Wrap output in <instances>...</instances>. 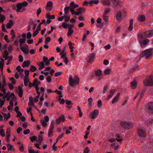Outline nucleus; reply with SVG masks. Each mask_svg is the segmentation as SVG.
<instances>
[{"instance_id": "41", "label": "nucleus", "mask_w": 153, "mask_h": 153, "mask_svg": "<svg viewBox=\"0 0 153 153\" xmlns=\"http://www.w3.org/2000/svg\"><path fill=\"white\" fill-rule=\"evenodd\" d=\"M37 70V68L33 65H31L30 69V71L32 72L36 71Z\"/></svg>"}, {"instance_id": "25", "label": "nucleus", "mask_w": 153, "mask_h": 153, "mask_svg": "<svg viewBox=\"0 0 153 153\" xmlns=\"http://www.w3.org/2000/svg\"><path fill=\"white\" fill-rule=\"evenodd\" d=\"M146 38V37H145L144 36V35H143V33L142 34H140L138 35V39L139 42L142 41V40H144V39Z\"/></svg>"}, {"instance_id": "6", "label": "nucleus", "mask_w": 153, "mask_h": 153, "mask_svg": "<svg viewBox=\"0 0 153 153\" xmlns=\"http://www.w3.org/2000/svg\"><path fill=\"white\" fill-rule=\"evenodd\" d=\"M70 10L72 15H74L75 11L74 9L78 7L79 5L78 4H75L74 1L71 2L70 4Z\"/></svg>"}, {"instance_id": "30", "label": "nucleus", "mask_w": 153, "mask_h": 153, "mask_svg": "<svg viewBox=\"0 0 153 153\" xmlns=\"http://www.w3.org/2000/svg\"><path fill=\"white\" fill-rule=\"evenodd\" d=\"M102 3L103 4L108 6H110L111 4L110 0H102Z\"/></svg>"}, {"instance_id": "12", "label": "nucleus", "mask_w": 153, "mask_h": 153, "mask_svg": "<svg viewBox=\"0 0 153 153\" xmlns=\"http://www.w3.org/2000/svg\"><path fill=\"white\" fill-rule=\"evenodd\" d=\"M99 114V111L97 110H94L90 114V117L91 119H95L97 118Z\"/></svg>"}, {"instance_id": "44", "label": "nucleus", "mask_w": 153, "mask_h": 153, "mask_svg": "<svg viewBox=\"0 0 153 153\" xmlns=\"http://www.w3.org/2000/svg\"><path fill=\"white\" fill-rule=\"evenodd\" d=\"M43 140V137L41 134H39L38 135V141L39 143V144H41Z\"/></svg>"}, {"instance_id": "48", "label": "nucleus", "mask_w": 153, "mask_h": 153, "mask_svg": "<svg viewBox=\"0 0 153 153\" xmlns=\"http://www.w3.org/2000/svg\"><path fill=\"white\" fill-rule=\"evenodd\" d=\"M30 139L32 142H33L34 141H37V137L35 136L30 137Z\"/></svg>"}, {"instance_id": "2", "label": "nucleus", "mask_w": 153, "mask_h": 153, "mask_svg": "<svg viewBox=\"0 0 153 153\" xmlns=\"http://www.w3.org/2000/svg\"><path fill=\"white\" fill-rule=\"evenodd\" d=\"M28 5V3L26 1H24L22 3H18L16 5L17 9L16 10V12H20L22 13L25 10L24 8Z\"/></svg>"}, {"instance_id": "63", "label": "nucleus", "mask_w": 153, "mask_h": 153, "mask_svg": "<svg viewBox=\"0 0 153 153\" xmlns=\"http://www.w3.org/2000/svg\"><path fill=\"white\" fill-rule=\"evenodd\" d=\"M28 153H38V152L35 151L33 149H29L28 150Z\"/></svg>"}, {"instance_id": "57", "label": "nucleus", "mask_w": 153, "mask_h": 153, "mask_svg": "<svg viewBox=\"0 0 153 153\" xmlns=\"http://www.w3.org/2000/svg\"><path fill=\"white\" fill-rule=\"evenodd\" d=\"M9 54V53L7 50L6 49L4 50V52L2 53V55L3 56H8Z\"/></svg>"}, {"instance_id": "38", "label": "nucleus", "mask_w": 153, "mask_h": 153, "mask_svg": "<svg viewBox=\"0 0 153 153\" xmlns=\"http://www.w3.org/2000/svg\"><path fill=\"white\" fill-rule=\"evenodd\" d=\"M62 25L61 27H63L64 28H68L69 24H67L65 22H63L62 23Z\"/></svg>"}, {"instance_id": "20", "label": "nucleus", "mask_w": 153, "mask_h": 153, "mask_svg": "<svg viewBox=\"0 0 153 153\" xmlns=\"http://www.w3.org/2000/svg\"><path fill=\"white\" fill-rule=\"evenodd\" d=\"M120 95V94L118 93L116 96L113 98L111 102V103L112 104H114L115 102L118 101L119 99Z\"/></svg>"}, {"instance_id": "27", "label": "nucleus", "mask_w": 153, "mask_h": 153, "mask_svg": "<svg viewBox=\"0 0 153 153\" xmlns=\"http://www.w3.org/2000/svg\"><path fill=\"white\" fill-rule=\"evenodd\" d=\"M18 88L19 89L18 91H17L18 93V95L20 97H22L23 94V91L22 88L20 86H19Z\"/></svg>"}, {"instance_id": "23", "label": "nucleus", "mask_w": 153, "mask_h": 153, "mask_svg": "<svg viewBox=\"0 0 153 153\" xmlns=\"http://www.w3.org/2000/svg\"><path fill=\"white\" fill-rule=\"evenodd\" d=\"M122 13L120 11L118 12L116 14L115 17L117 20L120 22L121 20Z\"/></svg>"}, {"instance_id": "50", "label": "nucleus", "mask_w": 153, "mask_h": 153, "mask_svg": "<svg viewBox=\"0 0 153 153\" xmlns=\"http://www.w3.org/2000/svg\"><path fill=\"white\" fill-rule=\"evenodd\" d=\"M69 7H66L64 9V12L65 13V14H68V13L69 12Z\"/></svg>"}, {"instance_id": "8", "label": "nucleus", "mask_w": 153, "mask_h": 153, "mask_svg": "<svg viewBox=\"0 0 153 153\" xmlns=\"http://www.w3.org/2000/svg\"><path fill=\"white\" fill-rule=\"evenodd\" d=\"M95 56V54L94 53H91L86 58V60L88 63H92L94 61Z\"/></svg>"}, {"instance_id": "51", "label": "nucleus", "mask_w": 153, "mask_h": 153, "mask_svg": "<svg viewBox=\"0 0 153 153\" xmlns=\"http://www.w3.org/2000/svg\"><path fill=\"white\" fill-rule=\"evenodd\" d=\"M40 30L39 29H36V30L33 33V37H35L39 33V31Z\"/></svg>"}, {"instance_id": "15", "label": "nucleus", "mask_w": 153, "mask_h": 153, "mask_svg": "<svg viewBox=\"0 0 153 153\" xmlns=\"http://www.w3.org/2000/svg\"><path fill=\"white\" fill-rule=\"evenodd\" d=\"M113 5V7L121 5V2L119 0H111Z\"/></svg>"}, {"instance_id": "17", "label": "nucleus", "mask_w": 153, "mask_h": 153, "mask_svg": "<svg viewBox=\"0 0 153 153\" xmlns=\"http://www.w3.org/2000/svg\"><path fill=\"white\" fill-rule=\"evenodd\" d=\"M147 108L149 111L150 113H153V102H150L147 105Z\"/></svg>"}, {"instance_id": "64", "label": "nucleus", "mask_w": 153, "mask_h": 153, "mask_svg": "<svg viewBox=\"0 0 153 153\" xmlns=\"http://www.w3.org/2000/svg\"><path fill=\"white\" fill-rule=\"evenodd\" d=\"M90 150L89 149V148L88 147H87L84 150V153H88L89 152Z\"/></svg>"}, {"instance_id": "62", "label": "nucleus", "mask_w": 153, "mask_h": 153, "mask_svg": "<svg viewBox=\"0 0 153 153\" xmlns=\"http://www.w3.org/2000/svg\"><path fill=\"white\" fill-rule=\"evenodd\" d=\"M30 132V130L29 129H27L23 131V133L24 134L26 135L28 134Z\"/></svg>"}, {"instance_id": "32", "label": "nucleus", "mask_w": 153, "mask_h": 153, "mask_svg": "<svg viewBox=\"0 0 153 153\" xmlns=\"http://www.w3.org/2000/svg\"><path fill=\"white\" fill-rule=\"evenodd\" d=\"M4 94L0 93V97H3V99H5L6 98H7V97H8L10 96L9 94H10V92H8L6 93V92L4 94Z\"/></svg>"}, {"instance_id": "14", "label": "nucleus", "mask_w": 153, "mask_h": 153, "mask_svg": "<svg viewBox=\"0 0 153 153\" xmlns=\"http://www.w3.org/2000/svg\"><path fill=\"white\" fill-rule=\"evenodd\" d=\"M115 92V90L111 89L107 94V99L109 100L111 98Z\"/></svg>"}, {"instance_id": "34", "label": "nucleus", "mask_w": 153, "mask_h": 153, "mask_svg": "<svg viewBox=\"0 0 153 153\" xmlns=\"http://www.w3.org/2000/svg\"><path fill=\"white\" fill-rule=\"evenodd\" d=\"M4 60L2 59H1V61L0 62V69L2 72L3 71V69L4 65Z\"/></svg>"}, {"instance_id": "29", "label": "nucleus", "mask_w": 153, "mask_h": 153, "mask_svg": "<svg viewBox=\"0 0 153 153\" xmlns=\"http://www.w3.org/2000/svg\"><path fill=\"white\" fill-rule=\"evenodd\" d=\"M30 61H25L24 62L22 66L23 68H24L26 66L28 67L30 65Z\"/></svg>"}, {"instance_id": "28", "label": "nucleus", "mask_w": 153, "mask_h": 153, "mask_svg": "<svg viewBox=\"0 0 153 153\" xmlns=\"http://www.w3.org/2000/svg\"><path fill=\"white\" fill-rule=\"evenodd\" d=\"M24 84L25 86H27L29 82V80L28 77L27 76H25L24 79Z\"/></svg>"}, {"instance_id": "22", "label": "nucleus", "mask_w": 153, "mask_h": 153, "mask_svg": "<svg viewBox=\"0 0 153 153\" xmlns=\"http://www.w3.org/2000/svg\"><path fill=\"white\" fill-rule=\"evenodd\" d=\"M53 3L51 1L48 2L47 4V8H46V10L51 11L52 8Z\"/></svg>"}, {"instance_id": "43", "label": "nucleus", "mask_w": 153, "mask_h": 153, "mask_svg": "<svg viewBox=\"0 0 153 153\" xmlns=\"http://www.w3.org/2000/svg\"><path fill=\"white\" fill-rule=\"evenodd\" d=\"M63 17L65 22L68 21L70 19V17L68 14L64 15Z\"/></svg>"}, {"instance_id": "61", "label": "nucleus", "mask_w": 153, "mask_h": 153, "mask_svg": "<svg viewBox=\"0 0 153 153\" xmlns=\"http://www.w3.org/2000/svg\"><path fill=\"white\" fill-rule=\"evenodd\" d=\"M51 40V38L50 37H48L45 38V43L47 44Z\"/></svg>"}, {"instance_id": "40", "label": "nucleus", "mask_w": 153, "mask_h": 153, "mask_svg": "<svg viewBox=\"0 0 153 153\" xmlns=\"http://www.w3.org/2000/svg\"><path fill=\"white\" fill-rule=\"evenodd\" d=\"M5 19V17L2 15V14H0V23H3Z\"/></svg>"}, {"instance_id": "60", "label": "nucleus", "mask_w": 153, "mask_h": 153, "mask_svg": "<svg viewBox=\"0 0 153 153\" xmlns=\"http://www.w3.org/2000/svg\"><path fill=\"white\" fill-rule=\"evenodd\" d=\"M24 146L23 144H21L19 146V150L21 152H23Z\"/></svg>"}, {"instance_id": "37", "label": "nucleus", "mask_w": 153, "mask_h": 153, "mask_svg": "<svg viewBox=\"0 0 153 153\" xmlns=\"http://www.w3.org/2000/svg\"><path fill=\"white\" fill-rule=\"evenodd\" d=\"M89 33H90V32L88 30H87L86 31V33L84 34L83 35V37H82V41H85V40L86 36H87L89 34Z\"/></svg>"}, {"instance_id": "33", "label": "nucleus", "mask_w": 153, "mask_h": 153, "mask_svg": "<svg viewBox=\"0 0 153 153\" xmlns=\"http://www.w3.org/2000/svg\"><path fill=\"white\" fill-rule=\"evenodd\" d=\"M13 23L11 20H9V22L7 24L6 27L7 28H10L13 25Z\"/></svg>"}, {"instance_id": "42", "label": "nucleus", "mask_w": 153, "mask_h": 153, "mask_svg": "<svg viewBox=\"0 0 153 153\" xmlns=\"http://www.w3.org/2000/svg\"><path fill=\"white\" fill-rule=\"evenodd\" d=\"M145 19V17L143 16H140L138 17V20L140 22L143 21Z\"/></svg>"}, {"instance_id": "31", "label": "nucleus", "mask_w": 153, "mask_h": 153, "mask_svg": "<svg viewBox=\"0 0 153 153\" xmlns=\"http://www.w3.org/2000/svg\"><path fill=\"white\" fill-rule=\"evenodd\" d=\"M130 85L131 88L132 89H134L137 86V83L136 81L135 80L133 81L131 83Z\"/></svg>"}, {"instance_id": "5", "label": "nucleus", "mask_w": 153, "mask_h": 153, "mask_svg": "<svg viewBox=\"0 0 153 153\" xmlns=\"http://www.w3.org/2000/svg\"><path fill=\"white\" fill-rule=\"evenodd\" d=\"M54 120H53L50 124V128L48 133V136L49 137H51L53 135L54 128Z\"/></svg>"}, {"instance_id": "1", "label": "nucleus", "mask_w": 153, "mask_h": 153, "mask_svg": "<svg viewBox=\"0 0 153 153\" xmlns=\"http://www.w3.org/2000/svg\"><path fill=\"white\" fill-rule=\"evenodd\" d=\"M153 54V49L152 48L143 51L140 56L142 57H144L145 59H149Z\"/></svg>"}, {"instance_id": "39", "label": "nucleus", "mask_w": 153, "mask_h": 153, "mask_svg": "<svg viewBox=\"0 0 153 153\" xmlns=\"http://www.w3.org/2000/svg\"><path fill=\"white\" fill-rule=\"evenodd\" d=\"M21 49L25 54H27L28 53V51L25 48L22 46L20 47Z\"/></svg>"}, {"instance_id": "18", "label": "nucleus", "mask_w": 153, "mask_h": 153, "mask_svg": "<svg viewBox=\"0 0 153 153\" xmlns=\"http://www.w3.org/2000/svg\"><path fill=\"white\" fill-rule=\"evenodd\" d=\"M77 11L75 12L74 13V14L75 15H78L79 14H82L85 11V10L84 7H82L77 9Z\"/></svg>"}, {"instance_id": "55", "label": "nucleus", "mask_w": 153, "mask_h": 153, "mask_svg": "<svg viewBox=\"0 0 153 153\" xmlns=\"http://www.w3.org/2000/svg\"><path fill=\"white\" fill-rule=\"evenodd\" d=\"M4 116V119L5 120H7L8 119L10 118V116L9 115L10 114H9V115H7L6 114H3Z\"/></svg>"}, {"instance_id": "49", "label": "nucleus", "mask_w": 153, "mask_h": 153, "mask_svg": "<svg viewBox=\"0 0 153 153\" xmlns=\"http://www.w3.org/2000/svg\"><path fill=\"white\" fill-rule=\"evenodd\" d=\"M6 133V136L10 135V129L9 128H7Z\"/></svg>"}, {"instance_id": "11", "label": "nucleus", "mask_w": 153, "mask_h": 153, "mask_svg": "<svg viewBox=\"0 0 153 153\" xmlns=\"http://www.w3.org/2000/svg\"><path fill=\"white\" fill-rule=\"evenodd\" d=\"M137 132L138 134L141 137H144L146 136V130L142 128L138 129Z\"/></svg>"}, {"instance_id": "53", "label": "nucleus", "mask_w": 153, "mask_h": 153, "mask_svg": "<svg viewBox=\"0 0 153 153\" xmlns=\"http://www.w3.org/2000/svg\"><path fill=\"white\" fill-rule=\"evenodd\" d=\"M106 15L103 14V19L105 22H107L108 19V17Z\"/></svg>"}, {"instance_id": "46", "label": "nucleus", "mask_w": 153, "mask_h": 153, "mask_svg": "<svg viewBox=\"0 0 153 153\" xmlns=\"http://www.w3.org/2000/svg\"><path fill=\"white\" fill-rule=\"evenodd\" d=\"M26 39L25 38L20 39L19 40V42L20 43V45H21L23 43H25Z\"/></svg>"}, {"instance_id": "59", "label": "nucleus", "mask_w": 153, "mask_h": 153, "mask_svg": "<svg viewBox=\"0 0 153 153\" xmlns=\"http://www.w3.org/2000/svg\"><path fill=\"white\" fill-rule=\"evenodd\" d=\"M10 80L11 81L12 83L11 84H15L16 83V81L13 77H12L10 79Z\"/></svg>"}, {"instance_id": "7", "label": "nucleus", "mask_w": 153, "mask_h": 153, "mask_svg": "<svg viewBox=\"0 0 153 153\" xmlns=\"http://www.w3.org/2000/svg\"><path fill=\"white\" fill-rule=\"evenodd\" d=\"M7 89V87L6 84V81L4 78L2 84L1 85V82H0V91L5 94L6 93V91Z\"/></svg>"}, {"instance_id": "10", "label": "nucleus", "mask_w": 153, "mask_h": 153, "mask_svg": "<svg viewBox=\"0 0 153 153\" xmlns=\"http://www.w3.org/2000/svg\"><path fill=\"white\" fill-rule=\"evenodd\" d=\"M120 124L122 127L128 129L130 127L131 123L129 122L123 121L121 122Z\"/></svg>"}, {"instance_id": "16", "label": "nucleus", "mask_w": 153, "mask_h": 153, "mask_svg": "<svg viewBox=\"0 0 153 153\" xmlns=\"http://www.w3.org/2000/svg\"><path fill=\"white\" fill-rule=\"evenodd\" d=\"M149 42V40L147 39L145 40H142L139 42L141 47L143 48L147 45V44Z\"/></svg>"}, {"instance_id": "56", "label": "nucleus", "mask_w": 153, "mask_h": 153, "mask_svg": "<svg viewBox=\"0 0 153 153\" xmlns=\"http://www.w3.org/2000/svg\"><path fill=\"white\" fill-rule=\"evenodd\" d=\"M108 85H105L104 86L103 90V94H104L105 92L108 90Z\"/></svg>"}, {"instance_id": "45", "label": "nucleus", "mask_w": 153, "mask_h": 153, "mask_svg": "<svg viewBox=\"0 0 153 153\" xmlns=\"http://www.w3.org/2000/svg\"><path fill=\"white\" fill-rule=\"evenodd\" d=\"M111 72V70L109 68H107L105 69L104 71V73L105 74H110Z\"/></svg>"}, {"instance_id": "36", "label": "nucleus", "mask_w": 153, "mask_h": 153, "mask_svg": "<svg viewBox=\"0 0 153 153\" xmlns=\"http://www.w3.org/2000/svg\"><path fill=\"white\" fill-rule=\"evenodd\" d=\"M74 32L73 30L71 28V27H69L68 28V36H69L72 35Z\"/></svg>"}, {"instance_id": "52", "label": "nucleus", "mask_w": 153, "mask_h": 153, "mask_svg": "<svg viewBox=\"0 0 153 153\" xmlns=\"http://www.w3.org/2000/svg\"><path fill=\"white\" fill-rule=\"evenodd\" d=\"M13 59V57L11 56H9V59L7 60V62L6 63L7 65H9L10 63V61Z\"/></svg>"}, {"instance_id": "4", "label": "nucleus", "mask_w": 153, "mask_h": 153, "mask_svg": "<svg viewBox=\"0 0 153 153\" xmlns=\"http://www.w3.org/2000/svg\"><path fill=\"white\" fill-rule=\"evenodd\" d=\"M144 85L146 86L153 85V77L149 76L146 79L143 81Z\"/></svg>"}, {"instance_id": "21", "label": "nucleus", "mask_w": 153, "mask_h": 153, "mask_svg": "<svg viewBox=\"0 0 153 153\" xmlns=\"http://www.w3.org/2000/svg\"><path fill=\"white\" fill-rule=\"evenodd\" d=\"M65 120V117L63 115L62 116L59 117V118L56 120V124H60L61 121L64 122Z\"/></svg>"}, {"instance_id": "3", "label": "nucleus", "mask_w": 153, "mask_h": 153, "mask_svg": "<svg viewBox=\"0 0 153 153\" xmlns=\"http://www.w3.org/2000/svg\"><path fill=\"white\" fill-rule=\"evenodd\" d=\"M79 81V78L77 76H75L74 79H73L71 75H70L69 79V84L70 86L73 87L75 84H78Z\"/></svg>"}, {"instance_id": "24", "label": "nucleus", "mask_w": 153, "mask_h": 153, "mask_svg": "<svg viewBox=\"0 0 153 153\" xmlns=\"http://www.w3.org/2000/svg\"><path fill=\"white\" fill-rule=\"evenodd\" d=\"M43 60L44 63L45 62V65H50V60L48 58L45 56H44L43 57Z\"/></svg>"}, {"instance_id": "54", "label": "nucleus", "mask_w": 153, "mask_h": 153, "mask_svg": "<svg viewBox=\"0 0 153 153\" xmlns=\"http://www.w3.org/2000/svg\"><path fill=\"white\" fill-rule=\"evenodd\" d=\"M42 125L44 127H46L47 125V122L45 121L42 120Z\"/></svg>"}, {"instance_id": "35", "label": "nucleus", "mask_w": 153, "mask_h": 153, "mask_svg": "<svg viewBox=\"0 0 153 153\" xmlns=\"http://www.w3.org/2000/svg\"><path fill=\"white\" fill-rule=\"evenodd\" d=\"M39 66V69L41 70L45 67V65L44 62L42 61L39 64H37Z\"/></svg>"}, {"instance_id": "9", "label": "nucleus", "mask_w": 153, "mask_h": 153, "mask_svg": "<svg viewBox=\"0 0 153 153\" xmlns=\"http://www.w3.org/2000/svg\"><path fill=\"white\" fill-rule=\"evenodd\" d=\"M102 71L100 70H96L95 71V76L97 77V80L98 81H100L102 78Z\"/></svg>"}, {"instance_id": "47", "label": "nucleus", "mask_w": 153, "mask_h": 153, "mask_svg": "<svg viewBox=\"0 0 153 153\" xmlns=\"http://www.w3.org/2000/svg\"><path fill=\"white\" fill-rule=\"evenodd\" d=\"M110 11V9L109 8H106L105 9L103 14L106 15Z\"/></svg>"}, {"instance_id": "58", "label": "nucleus", "mask_w": 153, "mask_h": 153, "mask_svg": "<svg viewBox=\"0 0 153 153\" xmlns=\"http://www.w3.org/2000/svg\"><path fill=\"white\" fill-rule=\"evenodd\" d=\"M0 135L2 137L5 136V132L4 129L0 130Z\"/></svg>"}, {"instance_id": "26", "label": "nucleus", "mask_w": 153, "mask_h": 153, "mask_svg": "<svg viewBox=\"0 0 153 153\" xmlns=\"http://www.w3.org/2000/svg\"><path fill=\"white\" fill-rule=\"evenodd\" d=\"M133 20L131 19L129 21V25L128 29L129 31H131L132 30L133 28Z\"/></svg>"}, {"instance_id": "19", "label": "nucleus", "mask_w": 153, "mask_h": 153, "mask_svg": "<svg viewBox=\"0 0 153 153\" xmlns=\"http://www.w3.org/2000/svg\"><path fill=\"white\" fill-rule=\"evenodd\" d=\"M41 84V82L39 81L36 78L33 81V86L36 88L38 87V85Z\"/></svg>"}, {"instance_id": "13", "label": "nucleus", "mask_w": 153, "mask_h": 153, "mask_svg": "<svg viewBox=\"0 0 153 153\" xmlns=\"http://www.w3.org/2000/svg\"><path fill=\"white\" fill-rule=\"evenodd\" d=\"M143 35L145 37L150 38L153 36V30H148L143 33Z\"/></svg>"}]
</instances>
